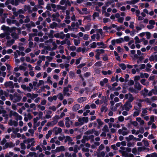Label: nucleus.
Listing matches in <instances>:
<instances>
[{"label":"nucleus","mask_w":157,"mask_h":157,"mask_svg":"<svg viewBox=\"0 0 157 157\" xmlns=\"http://www.w3.org/2000/svg\"><path fill=\"white\" fill-rule=\"evenodd\" d=\"M10 100L14 103L19 102L22 99V97L17 93L15 92L13 94L9 95Z\"/></svg>","instance_id":"nucleus-1"},{"label":"nucleus","mask_w":157,"mask_h":157,"mask_svg":"<svg viewBox=\"0 0 157 157\" xmlns=\"http://www.w3.org/2000/svg\"><path fill=\"white\" fill-rule=\"evenodd\" d=\"M71 86L70 85H68L67 87H64L63 92L64 96L67 97L70 96L71 94L72 91L70 90L69 89H71Z\"/></svg>","instance_id":"nucleus-2"},{"label":"nucleus","mask_w":157,"mask_h":157,"mask_svg":"<svg viewBox=\"0 0 157 157\" xmlns=\"http://www.w3.org/2000/svg\"><path fill=\"white\" fill-rule=\"evenodd\" d=\"M118 132L119 134L125 136L129 133V131L125 127H123L121 129L118 130Z\"/></svg>","instance_id":"nucleus-3"},{"label":"nucleus","mask_w":157,"mask_h":157,"mask_svg":"<svg viewBox=\"0 0 157 157\" xmlns=\"http://www.w3.org/2000/svg\"><path fill=\"white\" fill-rule=\"evenodd\" d=\"M132 107V105L131 103L129 102H126L123 106V108L127 111H129Z\"/></svg>","instance_id":"nucleus-4"},{"label":"nucleus","mask_w":157,"mask_h":157,"mask_svg":"<svg viewBox=\"0 0 157 157\" xmlns=\"http://www.w3.org/2000/svg\"><path fill=\"white\" fill-rule=\"evenodd\" d=\"M4 86L6 88H9L10 89H13L14 87L13 82L11 81L5 82L4 83Z\"/></svg>","instance_id":"nucleus-5"},{"label":"nucleus","mask_w":157,"mask_h":157,"mask_svg":"<svg viewBox=\"0 0 157 157\" xmlns=\"http://www.w3.org/2000/svg\"><path fill=\"white\" fill-rule=\"evenodd\" d=\"M15 145L13 144L12 142H10L6 143L5 144V146L3 147V149H5L8 147L11 148L14 147Z\"/></svg>","instance_id":"nucleus-6"},{"label":"nucleus","mask_w":157,"mask_h":157,"mask_svg":"<svg viewBox=\"0 0 157 157\" xmlns=\"http://www.w3.org/2000/svg\"><path fill=\"white\" fill-rule=\"evenodd\" d=\"M89 121V118L87 117H79L78 120L79 122H81L82 124H83L84 122L87 123Z\"/></svg>","instance_id":"nucleus-7"},{"label":"nucleus","mask_w":157,"mask_h":157,"mask_svg":"<svg viewBox=\"0 0 157 157\" xmlns=\"http://www.w3.org/2000/svg\"><path fill=\"white\" fill-rule=\"evenodd\" d=\"M105 50L102 49H97L96 52H97V54L95 56V58L98 60L100 59L99 56L101 53H104Z\"/></svg>","instance_id":"nucleus-8"},{"label":"nucleus","mask_w":157,"mask_h":157,"mask_svg":"<svg viewBox=\"0 0 157 157\" xmlns=\"http://www.w3.org/2000/svg\"><path fill=\"white\" fill-rule=\"evenodd\" d=\"M8 124L10 126H13L14 127H17L18 125L17 121L10 120L8 123Z\"/></svg>","instance_id":"nucleus-9"},{"label":"nucleus","mask_w":157,"mask_h":157,"mask_svg":"<svg viewBox=\"0 0 157 157\" xmlns=\"http://www.w3.org/2000/svg\"><path fill=\"white\" fill-rule=\"evenodd\" d=\"M26 95L27 97L30 98L32 100H34L38 96V95L37 94H31L30 93H28L26 94Z\"/></svg>","instance_id":"nucleus-10"},{"label":"nucleus","mask_w":157,"mask_h":157,"mask_svg":"<svg viewBox=\"0 0 157 157\" xmlns=\"http://www.w3.org/2000/svg\"><path fill=\"white\" fill-rule=\"evenodd\" d=\"M59 3L61 5H65L66 6L68 5L71 6V3L68 0H61Z\"/></svg>","instance_id":"nucleus-11"},{"label":"nucleus","mask_w":157,"mask_h":157,"mask_svg":"<svg viewBox=\"0 0 157 157\" xmlns=\"http://www.w3.org/2000/svg\"><path fill=\"white\" fill-rule=\"evenodd\" d=\"M54 36L56 38L59 37L61 39H63L65 36V35L64 34L63 32H61L60 33H57L54 35Z\"/></svg>","instance_id":"nucleus-12"},{"label":"nucleus","mask_w":157,"mask_h":157,"mask_svg":"<svg viewBox=\"0 0 157 157\" xmlns=\"http://www.w3.org/2000/svg\"><path fill=\"white\" fill-rule=\"evenodd\" d=\"M134 87L135 89L138 91L141 90L142 86L139 82H136L134 85Z\"/></svg>","instance_id":"nucleus-13"},{"label":"nucleus","mask_w":157,"mask_h":157,"mask_svg":"<svg viewBox=\"0 0 157 157\" xmlns=\"http://www.w3.org/2000/svg\"><path fill=\"white\" fill-rule=\"evenodd\" d=\"M53 130L54 132V133L56 135H57L60 133L62 132V129L60 128H57V127H54Z\"/></svg>","instance_id":"nucleus-14"},{"label":"nucleus","mask_w":157,"mask_h":157,"mask_svg":"<svg viewBox=\"0 0 157 157\" xmlns=\"http://www.w3.org/2000/svg\"><path fill=\"white\" fill-rule=\"evenodd\" d=\"M134 109L136 110V111L133 113V116L135 117L139 115L140 114V112L141 111L140 109L138 108L137 107L134 106Z\"/></svg>","instance_id":"nucleus-15"},{"label":"nucleus","mask_w":157,"mask_h":157,"mask_svg":"<svg viewBox=\"0 0 157 157\" xmlns=\"http://www.w3.org/2000/svg\"><path fill=\"white\" fill-rule=\"evenodd\" d=\"M65 150L64 146H62L57 147L55 151L56 152H59L60 151H64Z\"/></svg>","instance_id":"nucleus-16"},{"label":"nucleus","mask_w":157,"mask_h":157,"mask_svg":"<svg viewBox=\"0 0 157 157\" xmlns=\"http://www.w3.org/2000/svg\"><path fill=\"white\" fill-rule=\"evenodd\" d=\"M13 116L16 118L15 120L17 121L18 120H21L22 119V117L21 116L19 115L17 113L15 112H13Z\"/></svg>","instance_id":"nucleus-17"},{"label":"nucleus","mask_w":157,"mask_h":157,"mask_svg":"<svg viewBox=\"0 0 157 157\" xmlns=\"http://www.w3.org/2000/svg\"><path fill=\"white\" fill-rule=\"evenodd\" d=\"M108 100L105 96H102L101 97V99L100 101V103L101 104H102L103 103H104V104L107 105Z\"/></svg>","instance_id":"nucleus-18"},{"label":"nucleus","mask_w":157,"mask_h":157,"mask_svg":"<svg viewBox=\"0 0 157 157\" xmlns=\"http://www.w3.org/2000/svg\"><path fill=\"white\" fill-rule=\"evenodd\" d=\"M6 72H2L1 71H0V82H2L4 80V78L1 76H2L3 78H5L6 77Z\"/></svg>","instance_id":"nucleus-19"},{"label":"nucleus","mask_w":157,"mask_h":157,"mask_svg":"<svg viewBox=\"0 0 157 157\" xmlns=\"http://www.w3.org/2000/svg\"><path fill=\"white\" fill-rule=\"evenodd\" d=\"M11 36L14 40L17 39L19 38V35L15 32L11 33Z\"/></svg>","instance_id":"nucleus-20"},{"label":"nucleus","mask_w":157,"mask_h":157,"mask_svg":"<svg viewBox=\"0 0 157 157\" xmlns=\"http://www.w3.org/2000/svg\"><path fill=\"white\" fill-rule=\"evenodd\" d=\"M24 10L25 12L28 11V12L30 13H32V10H31L29 5H25L24 6Z\"/></svg>","instance_id":"nucleus-21"},{"label":"nucleus","mask_w":157,"mask_h":157,"mask_svg":"<svg viewBox=\"0 0 157 157\" xmlns=\"http://www.w3.org/2000/svg\"><path fill=\"white\" fill-rule=\"evenodd\" d=\"M60 15L58 13H56L55 14H53L52 15V20L53 21H55L57 17H59Z\"/></svg>","instance_id":"nucleus-22"},{"label":"nucleus","mask_w":157,"mask_h":157,"mask_svg":"<svg viewBox=\"0 0 157 157\" xmlns=\"http://www.w3.org/2000/svg\"><path fill=\"white\" fill-rule=\"evenodd\" d=\"M107 105L103 104L102 105L101 108V112H103L104 111L106 112L108 110V108H107L106 106Z\"/></svg>","instance_id":"nucleus-23"},{"label":"nucleus","mask_w":157,"mask_h":157,"mask_svg":"<svg viewBox=\"0 0 157 157\" xmlns=\"http://www.w3.org/2000/svg\"><path fill=\"white\" fill-rule=\"evenodd\" d=\"M149 60L150 61H152L155 60L157 61V55H152L149 57Z\"/></svg>","instance_id":"nucleus-24"},{"label":"nucleus","mask_w":157,"mask_h":157,"mask_svg":"<svg viewBox=\"0 0 157 157\" xmlns=\"http://www.w3.org/2000/svg\"><path fill=\"white\" fill-rule=\"evenodd\" d=\"M14 42V39H11L10 40L7 41L6 43V46H10L12 45Z\"/></svg>","instance_id":"nucleus-25"},{"label":"nucleus","mask_w":157,"mask_h":157,"mask_svg":"<svg viewBox=\"0 0 157 157\" xmlns=\"http://www.w3.org/2000/svg\"><path fill=\"white\" fill-rule=\"evenodd\" d=\"M65 120L66 126L67 128H68L70 127V120L68 117H67L65 119Z\"/></svg>","instance_id":"nucleus-26"},{"label":"nucleus","mask_w":157,"mask_h":157,"mask_svg":"<svg viewBox=\"0 0 157 157\" xmlns=\"http://www.w3.org/2000/svg\"><path fill=\"white\" fill-rule=\"evenodd\" d=\"M34 138H32L31 139H27L23 141V142L25 143L29 144V143L32 142L33 141H35L34 140Z\"/></svg>","instance_id":"nucleus-27"},{"label":"nucleus","mask_w":157,"mask_h":157,"mask_svg":"<svg viewBox=\"0 0 157 157\" xmlns=\"http://www.w3.org/2000/svg\"><path fill=\"white\" fill-rule=\"evenodd\" d=\"M58 24L57 23L55 22H53L50 25L49 27L50 28L53 29L56 28V27H58Z\"/></svg>","instance_id":"nucleus-28"},{"label":"nucleus","mask_w":157,"mask_h":157,"mask_svg":"<svg viewBox=\"0 0 157 157\" xmlns=\"http://www.w3.org/2000/svg\"><path fill=\"white\" fill-rule=\"evenodd\" d=\"M1 29L4 31L10 32V28L9 27L6 26L5 25H3L2 26Z\"/></svg>","instance_id":"nucleus-29"},{"label":"nucleus","mask_w":157,"mask_h":157,"mask_svg":"<svg viewBox=\"0 0 157 157\" xmlns=\"http://www.w3.org/2000/svg\"><path fill=\"white\" fill-rule=\"evenodd\" d=\"M80 107V105L78 104H76L72 108V110L74 111H76L78 110Z\"/></svg>","instance_id":"nucleus-30"},{"label":"nucleus","mask_w":157,"mask_h":157,"mask_svg":"<svg viewBox=\"0 0 157 157\" xmlns=\"http://www.w3.org/2000/svg\"><path fill=\"white\" fill-rule=\"evenodd\" d=\"M79 25H78V22H76V23L72 22L71 23V26L73 29H77V28H76L75 27L78 28L79 27Z\"/></svg>","instance_id":"nucleus-31"},{"label":"nucleus","mask_w":157,"mask_h":157,"mask_svg":"<svg viewBox=\"0 0 157 157\" xmlns=\"http://www.w3.org/2000/svg\"><path fill=\"white\" fill-rule=\"evenodd\" d=\"M86 97H82L78 98V101L79 103H82L86 101Z\"/></svg>","instance_id":"nucleus-32"},{"label":"nucleus","mask_w":157,"mask_h":157,"mask_svg":"<svg viewBox=\"0 0 157 157\" xmlns=\"http://www.w3.org/2000/svg\"><path fill=\"white\" fill-rule=\"evenodd\" d=\"M57 123V121H54L51 122H48L47 124V126L48 127L52 126H53L54 125L56 124Z\"/></svg>","instance_id":"nucleus-33"},{"label":"nucleus","mask_w":157,"mask_h":157,"mask_svg":"<svg viewBox=\"0 0 157 157\" xmlns=\"http://www.w3.org/2000/svg\"><path fill=\"white\" fill-rule=\"evenodd\" d=\"M105 155V153L103 151H102L101 152H98L97 154V155L98 157H104Z\"/></svg>","instance_id":"nucleus-34"},{"label":"nucleus","mask_w":157,"mask_h":157,"mask_svg":"<svg viewBox=\"0 0 157 157\" xmlns=\"http://www.w3.org/2000/svg\"><path fill=\"white\" fill-rule=\"evenodd\" d=\"M149 75L147 73H140V76L141 78H144L145 77L146 78H147L149 77Z\"/></svg>","instance_id":"nucleus-35"},{"label":"nucleus","mask_w":157,"mask_h":157,"mask_svg":"<svg viewBox=\"0 0 157 157\" xmlns=\"http://www.w3.org/2000/svg\"><path fill=\"white\" fill-rule=\"evenodd\" d=\"M128 90L131 92L135 93H137L138 92V91L136 90L135 88L134 89L132 87H129L128 88Z\"/></svg>","instance_id":"nucleus-36"},{"label":"nucleus","mask_w":157,"mask_h":157,"mask_svg":"<svg viewBox=\"0 0 157 157\" xmlns=\"http://www.w3.org/2000/svg\"><path fill=\"white\" fill-rule=\"evenodd\" d=\"M102 130L103 132H106L109 131V129L108 128V126L106 125L104 126Z\"/></svg>","instance_id":"nucleus-37"},{"label":"nucleus","mask_w":157,"mask_h":157,"mask_svg":"<svg viewBox=\"0 0 157 157\" xmlns=\"http://www.w3.org/2000/svg\"><path fill=\"white\" fill-rule=\"evenodd\" d=\"M65 138V140L64 141L65 143H66L67 142H70V141H73V140L71 137L69 136H66Z\"/></svg>","instance_id":"nucleus-38"},{"label":"nucleus","mask_w":157,"mask_h":157,"mask_svg":"<svg viewBox=\"0 0 157 157\" xmlns=\"http://www.w3.org/2000/svg\"><path fill=\"white\" fill-rule=\"evenodd\" d=\"M139 0H132L130 1H127V3L131 5L134 4L138 2L139 1Z\"/></svg>","instance_id":"nucleus-39"},{"label":"nucleus","mask_w":157,"mask_h":157,"mask_svg":"<svg viewBox=\"0 0 157 157\" xmlns=\"http://www.w3.org/2000/svg\"><path fill=\"white\" fill-rule=\"evenodd\" d=\"M95 131V129L93 128L91 130H88L85 132V134L86 135H90L92 134Z\"/></svg>","instance_id":"nucleus-40"},{"label":"nucleus","mask_w":157,"mask_h":157,"mask_svg":"<svg viewBox=\"0 0 157 157\" xmlns=\"http://www.w3.org/2000/svg\"><path fill=\"white\" fill-rule=\"evenodd\" d=\"M13 154L14 153L13 152L10 151L5 154V157H12L13 156Z\"/></svg>","instance_id":"nucleus-41"},{"label":"nucleus","mask_w":157,"mask_h":157,"mask_svg":"<svg viewBox=\"0 0 157 157\" xmlns=\"http://www.w3.org/2000/svg\"><path fill=\"white\" fill-rule=\"evenodd\" d=\"M108 1L105 3V4L107 7H108L109 5H110L112 3L114 2L113 0H108Z\"/></svg>","instance_id":"nucleus-42"},{"label":"nucleus","mask_w":157,"mask_h":157,"mask_svg":"<svg viewBox=\"0 0 157 157\" xmlns=\"http://www.w3.org/2000/svg\"><path fill=\"white\" fill-rule=\"evenodd\" d=\"M134 98L133 97L132 95L131 94L129 96V98L128 99V100L126 102H129L130 103H131L134 100Z\"/></svg>","instance_id":"nucleus-43"},{"label":"nucleus","mask_w":157,"mask_h":157,"mask_svg":"<svg viewBox=\"0 0 157 157\" xmlns=\"http://www.w3.org/2000/svg\"><path fill=\"white\" fill-rule=\"evenodd\" d=\"M54 33V31L53 30H51L50 31V33L48 35V36L49 38H53V34Z\"/></svg>","instance_id":"nucleus-44"},{"label":"nucleus","mask_w":157,"mask_h":157,"mask_svg":"<svg viewBox=\"0 0 157 157\" xmlns=\"http://www.w3.org/2000/svg\"><path fill=\"white\" fill-rule=\"evenodd\" d=\"M35 141H33L32 143H31V144H28L27 146V148L28 149L30 148L31 146H33L35 145Z\"/></svg>","instance_id":"nucleus-45"},{"label":"nucleus","mask_w":157,"mask_h":157,"mask_svg":"<svg viewBox=\"0 0 157 157\" xmlns=\"http://www.w3.org/2000/svg\"><path fill=\"white\" fill-rule=\"evenodd\" d=\"M57 97L60 100H62L63 99V94L61 93H59Z\"/></svg>","instance_id":"nucleus-46"},{"label":"nucleus","mask_w":157,"mask_h":157,"mask_svg":"<svg viewBox=\"0 0 157 157\" xmlns=\"http://www.w3.org/2000/svg\"><path fill=\"white\" fill-rule=\"evenodd\" d=\"M151 92H152V93L155 94H157V87L156 86H154V88L153 89H152L151 90Z\"/></svg>","instance_id":"nucleus-47"},{"label":"nucleus","mask_w":157,"mask_h":157,"mask_svg":"<svg viewBox=\"0 0 157 157\" xmlns=\"http://www.w3.org/2000/svg\"><path fill=\"white\" fill-rule=\"evenodd\" d=\"M116 40V42L118 44V43H122V42H123L124 41V40L123 38H120L119 39H117Z\"/></svg>","instance_id":"nucleus-48"},{"label":"nucleus","mask_w":157,"mask_h":157,"mask_svg":"<svg viewBox=\"0 0 157 157\" xmlns=\"http://www.w3.org/2000/svg\"><path fill=\"white\" fill-rule=\"evenodd\" d=\"M142 142L144 143V145L146 147H148L149 146V143L147 140H143Z\"/></svg>","instance_id":"nucleus-49"},{"label":"nucleus","mask_w":157,"mask_h":157,"mask_svg":"<svg viewBox=\"0 0 157 157\" xmlns=\"http://www.w3.org/2000/svg\"><path fill=\"white\" fill-rule=\"evenodd\" d=\"M16 52L19 56L21 55L22 56H23L25 55V53L23 52H20L18 50H17Z\"/></svg>","instance_id":"nucleus-50"},{"label":"nucleus","mask_w":157,"mask_h":157,"mask_svg":"<svg viewBox=\"0 0 157 157\" xmlns=\"http://www.w3.org/2000/svg\"><path fill=\"white\" fill-rule=\"evenodd\" d=\"M97 122L98 123L99 126H98V128H100V126H101L103 124V122L101 121L100 119H97Z\"/></svg>","instance_id":"nucleus-51"},{"label":"nucleus","mask_w":157,"mask_h":157,"mask_svg":"<svg viewBox=\"0 0 157 157\" xmlns=\"http://www.w3.org/2000/svg\"><path fill=\"white\" fill-rule=\"evenodd\" d=\"M112 28V27L111 26H110L109 27H108L107 26H104L103 27V29L104 30H106V32H108V31H107L108 29H111Z\"/></svg>","instance_id":"nucleus-52"},{"label":"nucleus","mask_w":157,"mask_h":157,"mask_svg":"<svg viewBox=\"0 0 157 157\" xmlns=\"http://www.w3.org/2000/svg\"><path fill=\"white\" fill-rule=\"evenodd\" d=\"M52 134V132L51 130H49L48 132V133L46 135V138L48 139L50 137L51 135Z\"/></svg>","instance_id":"nucleus-53"},{"label":"nucleus","mask_w":157,"mask_h":157,"mask_svg":"<svg viewBox=\"0 0 157 157\" xmlns=\"http://www.w3.org/2000/svg\"><path fill=\"white\" fill-rule=\"evenodd\" d=\"M30 19L29 18V16H27L25 17V19L24 20L25 23H28L30 21Z\"/></svg>","instance_id":"nucleus-54"},{"label":"nucleus","mask_w":157,"mask_h":157,"mask_svg":"<svg viewBox=\"0 0 157 157\" xmlns=\"http://www.w3.org/2000/svg\"><path fill=\"white\" fill-rule=\"evenodd\" d=\"M119 66L123 70H125L126 68V66L124 63L120 64H119Z\"/></svg>","instance_id":"nucleus-55"},{"label":"nucleus","mask_w":157,"mask_h":157,"mask_svg":"<svg viewBox=\"0 0 157 157\" xmlns=\"http://www.w3.org/2000/svg\"><path fill=\"white\" fill-rule=\"evenodd\" d=\"M135 43L139 44L140 43L141 41L139 39V38L137 36H136L135 38Z\"/></svg>","instance_id":"nucleus-56"},{"label":"nucleus","mask_w":157,"mask_h":157,"mask_svg":"<svg viewBox=\"0 0 157 157\" xmlns=\"http://www.w3.org/2000/svg\"><path fill=\"white\" fill-rule=\"evenodd\" d=\"M78 149H79V148H78V146L77 145H75L73 150L74 152L75 153H77L78 152Z\"/></svg>","instance_id":"nucleus-57"},{"label":"nucleus","mask_w":157,"mask_h":157,"mask_svg":"<svg viewBox=\"0 0 157 157\" xmlns=\"http://www.w3.org/2000/svg\"><path fill=\"white\" fill-rule=\"evenodd\" d=\"M94 65L96 67H100L102 65V62H97L94 64Z\"/></svg>","instance_id":"nucleus-58"},{"label":"nucleus","mask_w":157,"mask_h":157,"mask_svg":"<svg viewBox=\"0 0 157 157\" xmlns=\"http://www.w3.org/2000/svg\"><path fill=\"white\" fill-rule=\"evenodd\" d=\"M13 132L14 133H16L19 131V129L18 128H13Z\"/></svg>","instance_id":"nucleus-59"},{"label":"nucleus","mask_w":157,"mask_h":157,"mask_svg":"<svg viewBox=\"0 0 157 157\" xmlns=\"http://www.w3.org/2000/svg\"><path fill=\"white\" fill-rule=\"evenodd\" d=\"M74 43L76 46H77L80 43V40H77L76 39L74 40Z\"/></svg>","instance_id":"nucleus-60"},{"label":"nucleus","mask_w":157,"mask_h":157,"mask_svg":"<svg viewBox=\"0 0 157 157\" xmlns=\"http://www.w3.org/2000/svg\"><path fill=\"white\" fill-rule=\"evenodd\" d=\"M37 107L39 108L41 110L43 111L45 109V107L44 106H42L40 105H38Z\"/></svg>","instance_id":"nucleus-61"},{"label":"nucleus","mask_w":157,"mask_h":157,"mask_svg":"<svg viewBox=\"0 0 157 157\" xmlns=\"http://www.w3.org/2000/svg\"><path fill=\"white\" fill-rule=\"evenodd\" d=\"M104 147H105L104 145L101 144L99 146L98 149L97 150V151H99L100 150H102L103 149Z\"/></svg>","instance_id":"nucleus-62"},{"label":"nucleus","mask_w":157,"mask_h":157,"mask_svg":"<svg viewBox=\"0 0 157 157\" xmlns=\"http://www.w3.org/2000/svg\"><path fill=\"white\" fill-rule=\"evenodd\" d=\"M38 4L40 6L43 5L44 4V2L43 0H38Z\"/></svg>","instance_id":"nucleus-63"},{"label":"nucleus","mask_w":157,"mask_h":157,"mask_svg":"<svg viewBox=\"0 0 157 157\" xmlns=\"http://www.w3.org/2000/svg\"><path fill=\"white\" fill-rule=\"evenodd\" d=\"M65 156L66 157H72L71 154L69 153L68 152H66L65 153Z\"/></svg>","instance_id":"nucleus-64"}]
</instances>
